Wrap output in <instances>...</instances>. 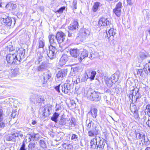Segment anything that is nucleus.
<instances>
[{
    "label": "nucleus",
    "instance_id": "f257e3e1",
    "mask_svg": "<svg viewBox=\"0 0 150 150\" xmlns=\"http://www.w3.org/2000/svg\"><path fill=\"white\" fill-rule=\"evenodd\" d=\"M19 51V55L17 52H16L14 54L11 53L7 55L6 60L8 63L16 64H20L21 59L24 58L25 50V49L21 48L20 49Z\"/></svg>",
    "mask_w": 150,
    "mask_h": 150
},
{
    "label": "nucleus",
    "instance_id": "f03ea898",
    "mask_svg": "<svg viewBox=\"0 0 150 150\" xmlns=\"http://www.w3.org/2000/svg\"><path fill=\"white\" fill-rule=\"evenodd\" d=\"M100 94L99 92L93 91L91 89H89L86 94L88 97L90 99L95 101L99 100L100 99Z\"/></svg>",
    "mask_w": 150,
    "mask_h": 150
},
{
    "label": "nucleus",
    "instance_id": "7ed1b4c3",
    "mask_svg": "<svg viewBox=\"0 0 150 150\" xmlns=\"http://www.w3.org/2000/svg\"><path fill=\"white\" fill-rule=\"evenodd\" d=\"M96 141V145L97 146V149H98V150H103L105 144V142L104 139L100 137H95Z\"/></svg>",
    "mask_w": 150,
    "mask_h": 150
},
{
    "label": "nucleus",
    "instance_id": "20e7f679",
    "mask_svg": "<svg viewBox=\"0 0 150 150\" xmlns=\"http://www.w3.org/2000/svg\"><path fill=\"white\" fill-rule=\"evenodd\" d=\"M57 50L55 47L49 46L48 50L47 51V54L48 57L51 59L55 58L56 56Z\"/></svg>",
    "mask_w": 150,
    "mask_h": 150
},
{
    "label": "nucleus",
    "instance_id": "39448f33",
    "mask_svg": "<svg viewBox=\"0 0 150 150\" xmlns=\"http://www.w3.org/2000/svg\"><path fill=\"white\" fill-rule=\"evenodd\" d=\"M110 24L111 22L109 19L104 17L101 18L98 22L99 25L100 27L108 26L110 25Z\"/></svg>",
    "mask_w": 150,
    "mask_h": 150
},
{
    "label": "nucleus",
    "instance_id": "423d86ee",
    "mask_svg": "<svg viewBox=\"0 0 150 150\" xmlns=\"http://www.w3.org/2000/svg\"><path fill=\"white\" fill-rule=\"evenodd\" d=\"M42 76L43 81L42 85L44 86L46 85L47 83L51 79V74L49 72L44 73H43Z\"/></svg>",
    "mask_w": 150,
    "mask_h": 150
},
{
    "label": "nucleus",
    "instance_id": "0eeeda50",
    "mask_svg": "<svg viewBox=\"0 0 150 150\" xmlns=\"http://www.w3.org/2000/svg\"><path fill=\"white\" fill-rule=\"evenodd\" d=\"M56 40L59 44L63 42L66 37L65 34L62 32H58L56 36Z\"/></svg>",
    "mask_w": 150,
    "mask_h": 150
},
{
    "label": "nucleus",
    "instance_id": "6e6552de",
    "mask_svg": "<svg viewBox=\"0 0 150 150\" xmlns=\"http://www.w3.org/2000/svg\"><path fill=\"white\" fill-rule=\"evenodd\" d=\"M61 89L65 93H70L71 90V86L70 83H65L61 86Z\"/></svg>",
    "mask_w": 150,
    "mask_h": 150
},
{
    "label": "nucleus",
    "instance_id": "1a4fd4ad",
    "mask_svg": "<svg viewBox=\"0 0 150 150\" xmlns=\"http://www.w3.org/2000/svg\"><path fill=\"white\" fill-rule=\"evenodd\" d=\"M122 7V3L119 2L117 4L115 8L113 9V12L118 17H120V16Z\"/></svg>",
    "mask_w": 150,
    "mask_h": 150
},
{
    "label": "nucleus",
    "instance_id": "9d476101",
    "mask_svg": "<svg viewBox=\"0 0 150 150\" xmlns=\"http://www.w3.org/2000/svg\"><path fill=\"white\" fill-rule=\"evenodd\" d=\"M116 34V30L113 28H110L108 31L106 32V34L109 40H113V38Z\"/></svg>",
    "mask_w": 150,
    "mask_h": 150
},
{
    "label": "nucleus",
    "instance_id": "9b49d317",
    "mask_svg": "<svg viewBox=\"0 0 150 150\" xmlns=\"http://www.w3.org/2000/svg\"><path fill=\"white\" fill-rule=\"evenodd\" d=\"M69 52L71 55L75 58H78V57L80 54L79 50L77 48L71 49L69 50Z\"/></svg>",
    "mask_w": 150,
    "mask_h": 150
},
{
    "label": "nucleus",
    "instance_id": "f8f14e48",
    "mask_svg": "<svg viewBox=\"0 0 150 150\" xmlns=\"http://www.w3.org/2000/svg\"><path fill=\"white\" fill-rule=\"evenodd\" d=\"M50 46L54 47L56 45V36L53 35H50L48 37Z\"/></svg>",
    "mask_w": 150,
    "mask_h": 150
},
{
    "label": "nucleus",
    "instance_id": "ddd939ff",
    "mask_svg": "<svg viewBox=\"0 0 150 150\" xmlns=\"http://www.w3.org/2000/svg\"><path fill=\"white\" fill-rule=\"evenodd\" d=\"M130 95H132V98L134 97L136 99V101H137V100L140 98L141 96L140 94L139 93V89L137 88L133 89L132 93L130 94Z\"/></svg>",
    "mask_w": 150,
    "mask_h": 150
},
{
    "label": "nucleus",
    "instance_id": "4468645a",
    "mask_svg": "<svg viewBox=\"0 0 150 150\" xmlns=\"http://www.w3.org/2000/svg\"><path fill=\"white\" fill-rule=\"evenodd\" d=\"M19 134V133L17 132L8 134L4 137L5 140L7 141H11L13 139H14V138L18 137Z\"/></svg>",
    "mask_w": 150,
    "mask_h": 150
},
{
    "label": "nucleus",
    "instance_id": "2eb2a0df",
    "mask_svg": "<svg viewBox=\"0 0 150 150\" xmlns=\"http://www.w3.org/2000/svg\"><path fill=\"white\" fill-rule=\"evenodd\" d=\"M67 69H63L58 71L56 74L57 77L58 78H62L65 76L67 74Z\"/></svg>",
    "mask_w": 150,
    "mask_h": 150
},
{
    "label": "nucleus",
    "instance_id": "dca6fc26",
    "mask_svg": "<svg viewBox=\"0 0 150 150\" xmlns=\"http://www.w3.org/2000/svg\"><path fill=\"white\" fill-rule=\"evenodd\" d=\"M88 52L86 50H84L81 53V54L79 55V56L78 57V59L79 61L81 62L82 60L86 57L88 56Z\"/></svg>",
    "mask_w": 150,
    "mask_h": 150
},
{
    "label": "nucleus",
    "instance_id": "f3484780",
    "mask_svg": "<svg viewBox=\"0 0 150 150\" xmlns=\"http://www.w3.org/2000/svg\"><path fill=\"white\" fill-rule=\"evenodd\" d=\"M99 130L96 128L89 130L88 132V135L91 137L96 136L99 132Z\"/></svg>",
    "mask_w": 150,
    "mask_h": 150
},
{
    "label": "nucleus",
    "instance_id": "a211bd4d",
    "mask_svg": "<svg viewBox=\"0 0 150 150\" xmlns=\"http://www.w3.org/2000/svg\"><path fill=\"white\" fill-rule=\"evenodd\" d=\"M28 150H38L37 142H30L28 145Z\"/></svg>",
    "mask_w": 150,
    "mask_h": 150
},
{
    "label": "nucleus",
    "instance_id": "6ab92c4d",
    "mask_svg": "<svg viewBox=\"0 0 150 150\" xmlns=\"http://www.w3.org/2000/svg\"><path fill=\"white\" fill-rule=\"evenodd\" d=\"M68 58L67 55L66 54L63 55L59 60V64L60 65H64L68 61Z\"/></svg>",
    "mask_w": 150,
    "mask_h": 150
},
{
    "label": "nucleus",
    "instance_id": "aec40b11",
    "mask_svg": "<svg viewBox=\"0 0 150 150\" xmlns=\"http://www.w3.org/2000/svg\"><path fill=\"white\" fill-rule=\"evenodd\" d=\"M87 32L88 31H84L83 32L80 33L78 38L81 41H83L86 39L88 35Z\"/></svg>",
    "mask_w": 150,
    "mask_h": 150
},
{
    "label": "nucleus",
    "instance_id": "412c9836",
    "mask_svg": "<svg viewBox=\"0 0 150 150\" xmlns=\"http://www.w3.org/2000/svg\"><path fill=\"white\" fill-rule=\"evenodd\" d=\"M50 107L48 106H45L42 108V114L43 116L47 117L50 114Z\"/></svg>",
    "mask_w": 150,
    "mask_h": 150
},
{
    "label": "nucleus",
    "instance_id": "4be33fe9",
    "mask_svg": "<svg viewBox=\"0 0 150 150\" xmlns=\"http://www.w3.org/2000/svg\"><path fill=\"white\" fill-rule=\"evenodd\" d=\"M78 22L74 21L68 27V28L70 30H76L78 28Z\"/></svg>",
    "mask_w": 150,
    "mask_h": 150
},
{
    "label": "nucleus",
    "instance_id": "5701e85b",
    "mask_svg": "<svg viewBox=\"0 0 150 150\" xmlns=\"http://www.w3.org/2000/svg\"><path fill=\"white\" fill-rule=\"evenodd\" d=\"M102 6V4L99 2L94 3L92 8V11L93 12H96L98 10L99 7Z\"/></svg>",
    "mask_w": 150,
    "mask_h": 150
},
{
    "label": "nucleus",
    "instance_id": "b1692460",
    "mask_svg": "<svg viewBox=\"0 0 150 150\" xmlns=\"http://www.w3.org/2000/svg\"><path fill=\"white\" fill-rule=\"evenodd\" d=\"M47 65L44 62H42L41 64L38 67L37 70L39 71H42L46 70V69Z\"/></svg>",
    "mask_w": 150,
    "mask_h": 150
},
{
    "label": "nucleus",
    "instance_id": "393cba45",
    "mask_svg": "<svg viewBox=\"0 0 150 150\" xmlns=\"http://www.w3.org/2000/svg\"><path fill=\"white\" fill-rule=\"evenodd\" d=\"M45 41L42 39L40 38L38 41V44L37 46V49L43 48L45 46Z\"/></svg>",
    "mask_w": 150,
    "mask_h": 150
},
{
    "label": "nucleus",
    "instance_id": "a878e982",
    "mask_svg": "<svg viewBox=\"0 0 150 150\" xmlns=\"http://www.w3.org/2000/svg\"><path fill=\"white\" fill-rule=\"evenodd\" d=\"M68 119L62 117L59 121V124L61 125L67 126L68 125Z\"/></svg>",
    "mask_w": 150,
    "mask_h": 150
},
{
    "label": "nucleus",
    "instance_id": "bb28decb",
    "mask_svg": "<svg viewBox=\"0 0 150 150\" xmlns=\"http://www.w3.org/2000/svg\"><path fill=\"white\" fill-rule=\"evenodd\" d=\"M3 19L4 22L6 25L8 26L11 25L12 23V21L11 17H8L6 18H4Z\"/></svg>",
    "mask_w": 150,
    "mask_h": 150
},
{
    "label": "nucleus",
    "instance_id": "cd10ccee",
    "mask_svg": "<svg viewBox=\"0 0 150 150\" xmlns=\"http://www.w3.org/2000/svg\"><path fill=\"white\" fill-rule=\"evenodd\" d=\"M96 74V72L95 71H89L88 75L89 76V78L91 79V80H92L94 79L95 77Z\"/></svg>",
    "mask_w": 150,
    "mask_h": 150
},
{
    "label": "nucleus",
    "instance_id": "c85d7f7f",
    "mask_svg": "<svg viewBox=\"0 0 150 150\" xmlns=\"http://www.w3.org/2000/svg\"><path fill=\"white\" fill-rule=\"evenodd\" d=\"M97 109L94 108L92 109L89 113H91L93 117L94 118H96L97 116Z\"/></svg>",
    "mask_w": 150,
    "mask_h": 150
},
{
    "label": "nucleus",
    "instance_id": "c756f323",
    "mask_svg": "<svg viewBox=\"0 0 150 150\" xmlns=\"http://www.w3.org/2000/svg\"><path fill=\"white\" fill-rule=\"evenodd\" d=\"M16 6V4L10 3L6 6V7L9 10H11L15 9Z\"/></svg>",
    "mask_w": 150,
    "mask_h": 150
},
{
    "label": "nucleus",
    "instance_id": "7c9ffc66",
    "mask_svg": "<svg viewBox=\"0 0 150 150\" xmlns=\"http://www.w3.org/2000/svg\"><path fill=\"white\" fill-rule=\"evenodd\" d=\"M110 79L112 81V83H115L118 81V75L117 74H114L111 76Z\"/></svg>",
    "mask_w": 150,
    "mask_h": 150
},
{
    "label": "nucleus",
    "instance_id": "2f4dec72",
    "mask_svg": "<svg viewBox=\"0 0 150 150\" xmlns=\"http://www.w3.org/2000/svg\"><path fill=\"white\" fill-rule=\"evenodd\" d=\"M89 78V76L88 75L87 71L85 72V74L83 75L82 76L81 79V82H85L87 81V80Z\"/></svg>",
    "mask_w": 150,
    "mask_h": 150
},
{
    "label": "nucleus",
    "instance_id": "473e14b6",
    "mask_svg": "<svg viewBox=\"0 0 150 150\" xmlns=\"http://www.w3.org/2000/svg\"><path fill=\"white\" fill-rule=\"evenodd\" d=\"M31 137L33 140H37L39 138V136L38 134L33 133L29 134V138Z\"/></svg>",
    "mask_w": 150,
    "mask_h": 150
},
{
    "label": "nucleus",
    "instance_id": "72a5a7b5",
    "mask_svg": "<svg viewBox=\"0 0 150 150\" xmlns=\"http://www.w3.org/2000/svg\"><path fill=\"white\" fill-rule=\"evenodd\" d=\"M68 125L67 126H69L70 128L72 129V127H74L75 126V123L73 121V120L71 119L70 120L68 119Z\"/></svg>",
    "mask_w": 150,
    "mask_h": 150
},
{
    "label": "nucleus",
    "instance_id": "f704fd0d",
    "mask_svg": "<svg viewBox=\"0 0 150 150\" xmlns=\"http://www.w3.org/2000/svg\"><path fill=\"white\" fill-rule=\"evenodd\" d=\"M59 114L56 113L55 112L53 115V116L51 118V119L52 121H54L55 122H57V119L59 116Z\"/></svg>",
    "mask_w": 150,
    "mask_h": 150
},
{
    "label": "nucleus",
    "instance_id": "c9c22d12",
    "mask_svg": "<svg viewBox=\"0 0 150 150\" xmlns=\"http://www.w3.org/2000/svg\"><path fill=\"white\" fill-rule=\"evenodd\" d=\"M112 81L109 79H107L105 80V83L109 87H111L113 85Z\"/></svg>",
    "mask_w": 150,
    "mask_h": 150
},
{
    "label": "nucleus",
    "instance_id": "e433bc0d",
    "mask_svg": "<svg viewBox=\"0 0 150 150\" xmlns=\"http://www.w3.org/2000/svg\"><path fill=\"white\" fill-rule=\"evenodd\" d=\"M19 69L18 68H16L14 69L12 71V75L13 76H15L19 74Z\"/></svg>",
    "mask_w": 150,
    "mask_h": 150
},
{
    "label": "nucleus",
    "instance_id": "4c0bfd02",
    "mask_svg": "<svg viewBox=\"0 0 150 150\" xmlns=\"http://www.w3.org/2000/svg\"><path fill=\"white\" fill-rule=\"evenodd\" d=\"M136 138L137 139H144L145 137V135L143 133L141 134L140 133H137L136 134Z\"/></svg>",
    "mask_w": 150,
    "mask_h": 150
},
{
    "label": "nucleus",
    "instance_id": "58836bf2",
    "mask_svg": "<svg viewBox=\"0 0 150 150\" xmlns=\"http://www.w3.org/2000/svg\"><path fill=\"white\" fill-rule=\"evenodd\" d=\"M130 109L132 113L138 111L137 106L135 105H130Z\"/></svg>",
    "mask_w": 150,
    "mask_h": 150
},
{
    "label": "nucleus",
    "instance_id": "ea45409f",
    "mask_svg": "<svg viewBox=\"0 0 150 150\" xmlns=\"http://www.w3.org/2000/svg\"><path fill=\"white\" fill-rule=\"evenodd\" d=\"M39 143L40 146L43 148H45L46 147L45 143L43 139L40 140L39 141Z\"/></svg>",
    "mask_w": 150,
    "mask_h": 150
},
{
    "label": "nucleus",
    "instance_id": "a19ab883",
    "mask_svg": "<svg viewBox=\"0 0 150 150\" xmlns=\"http://www.w3.org/2000/svg\"><path fill=\"white\" fill-rule=\"evenodd\" d=\"M45 100L42 96H39L37 98V102L38 103H44Z\"/></svg>",
    "mask_w": 150,
    "mask_h": 150
},
{
    "label": "nucleus",
    "instance_id": "79ce46f5",
    "mask_svg": "<svg viewBox=\"0 0 150 150\" xmlns=\"http://www.w3.org/2000/svg\"><path fill=\"white\" fill-rule=\"evenodd\" d=\"M63 147H64L66 149L70 150L72 148V145L70 144H67L66 143L63 144Z\"/></svg>",
    "mask_w": 150,
    "mask_h": 150
},
{
    "label": "nucleus",
    "instance_id": "37998d69",
    "mask_svg": "<svg viewBox=\"0 0 150 150\" xmlns=\"http://www.w3.org/2000/svg\"><path fill=\"white\" fill-rule=\"evenodd\" d=\"M94 123L92 121L88 123L87 124L86 122V126H87L88 130L90 129L92 126H93Z\"/></svg>",
    "mask_w": 150,
    "mask_h": 150
},
{
    "label": "nucleus",
    "instance_id": "c03bdc74",
    "mask_svg": "<svg viewBox=\"0 0 150 150\" xmlns=\"http://www.w3.org/2000/svg\"><path fill=\"white\" fill-rule=\"evenodd\" d=\"M42 56L41 55L40 53H38L37 54V59L38 60V62L37 63V62H35L36 64H38L42 60Z\"/></svg>",
    "mask_w": 150,
    "mask_h": 150
},
{
    "label": "nucleus",
    "instance_id": "a18cd8bd",
    "mask_svg": "<svg viewBox=\"0 0 150 150\" xmlns=\"http://www.w3.org/2000/svg\"><path fill=\"white\" fill-rule=\"evenodd\" d=\"M139 56L142 60H143L147 57V56L143 52L140 53Z\"/></svg>",
    "mask_w": 150,
    "mask_h": 150
},
{
    "label": "nucleus",
    "instance_id": "49530a36",
    "mask_svg": "<svg viewBox=\"0 0 150 150\" xmlns=\"http://www.w3.org/2000/svg\"><path fill=\"white\" fill-rule=\"evenodd\" d=\"M4 117V114L3 113L2 110L0 109V122L2 121Z\"/></svg>",
    "mask_w": 150,
    "mask_h": 150
},
{
    "label": "nucleus",
    "instance_id": "de8ad7c7",
    "mask_svg": "<svg viewBox=\"0 0 150 150\" xmlns=\"http://www.w3.org/2000/svg\"><path fill=\"white\" fill-rule=\"evenodd\" d=\"M19 150H27L25 148V140L23 141L22 143V144L20 147V149Z\"/></svg>",
    "mask_w": 150,
    "mask_h": 150
},
{
    "label": "nucleus",
    "instance_id": "09e8293b",
    "mask_svg": "<svg viewBox=\"0 0 150 150\" xmlns=\"http://www.w3.org/2000/svg\"><path fill=\"white\" fill-rule=\"evenodd\" d=\"M65 9V7L63 6L59 8V9L57 11V12L59 13H62L63 12V11Z\"/></svg>",
    "mask_w": 150,
    "mask_h": 150
},
{
    "label": "nucleus",
    "instance_id": "8fccbe9b",
    "mask_svg": "<svg viewBox=\"0 0 150 150\" xmlns=\"http://www.w3.org/2000/svg\"><path fill=\"white\" fill-rule=\"evenodd\" d=\"M87 57H88L91 59L95 58V55L91 52H90L89 54H88V56Z\"/></svg>",
    "mask_w": 150,
    "mask_h": 150
},
{
    "label": "nucleus",
    "instance_id": "3c124183",
    "mask_svg": "<svg viewBox=\"0 0 150 150\" xmlns=\"http://www.w3.org/2000/svg\"><path fill=\"white\" fill-rule=\"evenodd\" d=\"M72 5L73 9H77V1L76 0H73Z\"/></svg>",
    "mask_w": 150,
    "mask_h": 150
},
{
    "label": "nucleus",
    "instance_id": "603ef678",
    "mask_svg": "<svg viewBox=\"0 0 150 150\" xmlns=\"http://www.w3.org/2000/svg\"><path fill=\"white\" fill-rule=\"evenodd\" d=\"M26 138H27L26 139L24 140H25V142H29L33 140L31 137H30L29 138V134H28L26 137Z\"/></svg>",
    "mask_w": 150,
    "mask_h": 150
},
{
    "label": "nucleus",
    "instance_id": "864d4df0",
    "mask_svg": "<svg viewBox=\"0 0 150 150\" xmlns=\"http://www.w3.org/2000/svg\"><path fill=\"white\" fill-rule=\"evenodd\" d=\"M133 116L136 119H138L139 118V115L138 113V111L133 112Z\"/></svg>",
    "mask_w": 150,
    "mask_h": 150
},
{
    "label": "nucleus",
    "instance_id": "5fc2aeb1",
    "mask_svg": "<svg viewBox=\"0 0 150 150\" xmlns=\"http://www.w3.org/2000/svg\"><path fill=\"white\" fill-rule=\"evenodd\" d=\"M137 74H139L141 76H143V70L142 69H140L138 70L137 71Z\"/></svg>",
    "mask_w": 150,
    "mask_h": 150
},
{
    "label": "nucleus",
    "instance_id": "6e6d98bb",
    "mask_svg": "<svg viewBox=\"0 0 150 150\" xmlns=\"http://www.w3.org/2000/svg\"><path fill=\"white\" fill-rule=\"evenodd\" d=\"M90 148L93 149H95L96 150H98V149H97V146L96 145V144H94L93 145H91V146Z\"/></svg>",
    "mask_w": 150,
    "mask_h": 150
},
{
    "label": "nucleus",
    "instance_id": "4d7b16f0",
    "mask_svg": "<svg viewBox=\"0 0 150 150\" xmlns=\"http://www.w3.org/2000/svg\"><path fill=\"white\" fill-rule=\"evenodd\" d=\"M77 138V135L75 134H73L72 136L71 139L72 140H74L75 141H76Z\"/></svg>",
    "mask_w": 150,
    "mask_h": 150
},
{
    "label": "nucleus",
    "instance_id": "13d9d810",
    "mask_svg": "<svg viewBox=\"0 0 150 150\" xmlns=\"http://www.w3.org/2000/svg\"><path fill=\"white\" fill-rule=\"evenodd\" d=\"M17 113L16 111H14L11 114V116L13 118H14Z\"/></svg>",
    "mask_w": 150,
    "mask_h": 150
},
{
    "label": "nucleus",
    "instance_id": "bf43d9fd",
    "mask_svg": "<svg viewBox=\"0 0 150 150\" xmlns=\"http://www.w3.org/2000/svg\"><path fill=\"white\" fill-rule=\"evenodd\" d=\"M60 84L55 86L54 88L58 92H60L59 87Z\"/></svg>",
    "mask_w": 150,
    "mask_h": 150
},
{
    "label": "nucleus",
    "instance_id": "052dcab7",
    "mask_svg": "<svg viewBox=\"0 0 150 150\" xmlns=\"http://www.w3.org/2000/svg\"><path fill=\"white\" fill-rule=\"evenodd\" d=\"M6 124L3 122H1L0 123V128H3L5 126Z\"/></svg>",
    "mask_w": 150,
    "mask_h": 150
},
{
    "label": "nucleus",
    "instance_id": "680f3d73",
    "mask_svg": "<svg viewBox=\"0 0 150 150\" xmlns=\"http://www.w3.org/2000/svg\"><path fill=\"white\" fill-rule=\"evenodd\" d=\"M95 139V138L92 139L90 142V146H91V145H93L94 144H95V142H94V139Z\"/></svg>",
    "mask_w": 150,
    "mask_h": 150
},
{
    "label": "nucleus",
    "instance_id": "e2e57ef3",
    "mask_svg": "<svg viewBox=\"0 0 150 150\" xmlns=\"http://www.w3.org/2000/svg\"><path fill=\"white\" fill-rule=\"evenodd\" d=\"M127 4L130 6H132L133 4V3L132 2V0H127Z\"/></svg>",
    "mask_w": 150,
    "mask_h": 150
},
{
    "label": "nucleus",
    "instance_id": "0e129e2a",
    "mask_svg": "<svg viewBox=\"0 0 150 150\" xmlns=\"http://www.w3.org/2000/svg\"><path fill=\"white\" fill-rule=\"evenodd\" d=\"M146 124L149 127H150V117H149L148 120L146 122Z\"/></svg>",
    "mask_w": 150,
    "mask_h": 150
},
{
    "label": "nucleus",
    "instance_id": "69168bd1",
    "mask_svg": "<svg viewBox=\"0 0 150 150\" xmlns=\"http://www.w3.org/2000/svg\"><path fill=\"white\" fill-rule=\"evenodd\" d=\"M150 110V104H148L146 105V110Z\"/></svg>",
    "mask_w": 150,
    "mask_h": 150
},
{
    "label": "nucleus",
    "instance_id": "338daca9",
    "mask_svg": "<svg viewBox=\"0 0 150 150\" xmlns=\"http://www.w3.org/2000/svg\"><path fill=\"white\" fill-rule=\"evenodd\" d=\"M74 34H72V33H71L70 32H68V36L69 37H73L74 36Z\"/></svg>",
    "mask_w": 150,
    "mask_h": 150
},
{
    "label": "nucleus",
    "instance_id": "774afa93",
    "mask_svg": "<svg viewBox=\"0 0 150 150\" xmlns=\"http://www.w3.org/2000/svg\"><path fill=\"white\" fill-rule=\"evenodd\" d=\"M146 116H144L143 118H142V120L143 122L146 121Z\"/></svg>",
    "mask_w": 150,
    "mask_h": 150
}]
</instances>
